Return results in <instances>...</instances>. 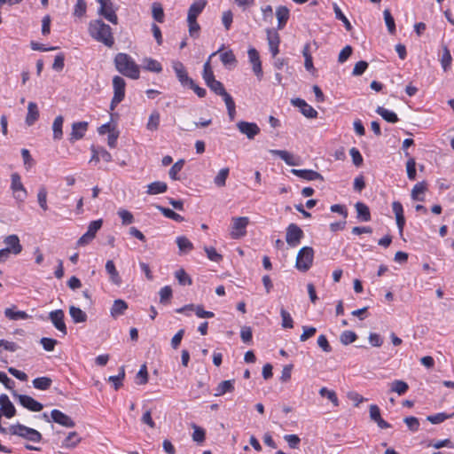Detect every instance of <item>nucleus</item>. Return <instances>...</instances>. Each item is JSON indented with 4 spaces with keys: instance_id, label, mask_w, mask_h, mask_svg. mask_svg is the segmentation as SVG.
Instances as JSON below:
<instances>
[{
    "instance_id": "1",
    "label": "nucleus",
    "mask_w": 454,
    "mask_h": 454,
    "mask_svg": "<svg viewBox=\"0 0 454 454\" xmlns=\"http://www.w3.org/2000/svg\"><path fill=\"white\" fill-rule=\"evenodd\" d=\"M90 35L97 42L102 43L111 48L114 44L112 28L101 20H90L88 27Z\"/></svg>"
},
{
    "instance_id": "2",
    "label": "nucleus",
    "mask_w": 454,
    "mask_h": 454,
    "mask_svg": "<svg viewBox=\"0 0 454 454\" xmlns=\"http://www.w3.org/2000/svg\"><path fill=\"white\" fill-rule=\"evenodd\" d=\"M114 66L117 71L124 76L134 80L139 78V67L129 54L122 52L117 53L114 57Z\"/></svg>"
},
{
    "instance_id": "3",
    "label": "nucleus",
    "mask_w": 454,
    "mask_h": 454,
    "mask_svg": "<svg viewBox=\"0 0 454 454\" xmlns=\"http://www.w3.org/2000/svg\"><path fill=\"white\" fill-rule=\"evenodd\" d=\"M9 433L33 442H39L42 440V434L37 430L17 423L9 427Z\"/></svg>"
},
{
    "instance_id": "4",
    "label": "nucleus",
    "mask_w": 454,
    "mask_h": 454,
    "mask_svg": "<svg viewBox=\"0 0 454 454\" xmlns=\"http://www.w3.org/2000/svg\"><path fill=\"white\" fill-rule=\"evenodd\" d=\"M314 250L311 247H301L296 256L295 267L301 272L308 271L312 266Z\"/></svg>"
},
{
    "instance_id": "5",
    "label": "nucleus",
    "mask_w": 454,
    "mask_h": 454,
    "mask_svg": "<svg viewBox=\"0 0 454 454\" xmlns=\"http://www.w3.org/2000/svg\"><path fill=\"white\" fill-rule=\"evenodd\" d=\"M126 82L121 76L115 75L113 78L114 97L111 101L110 109L114 110L125 97Z\"/></svg>"
},
{
    "instance_id": "6",
    "label": "nucleus",
    "mask_w": 454,
    "mask_h": 454,
    "mask_svg": "<svg viewBox=\"0 0 454 454\" xmlns=\"http://www.w3.org/2000/svg\"><path fill=\"white\" fill-rule=\"evenodd\" d=\"M98 2L100 4L98 13L109 22L116 25L118 23V17L114 9L113 2L111 0H98Z\"/></svg>"
},
{
    "instance_id": "7",
    "label": "nucleus",
    "mask_w": 454,
    "mask_h": 454,
    "mask_svg": "<svg viewBox=\"0 0 454 454\" xmlns=\"http://www.w3.org/2000/svg\"><path fill=\"white\" fill-rule=\"evenodd\" d=\"M302 230L295 223H290L286 228V241L290 247H296L303 238Z\"/></svg>"
},
{
    "instance_id": "8",
    "label": "nucleus",
    "mask_w": 454,
    "mask_h": 454,
    "mask_svg": "<svg viewBox=\"0 0 454 454\" xmlns=\"http://www.w3.org/2000/svg\"><path fill=\"white\" fill-rule=\"evenodd\" d=\"M12 395L18 399L20 405L31 411H40L43 408L41 403L29 395L18 394L16 391L12 392Z\"/></svg>"
},
{
    "instance_id": "9",
    "label": "nucleus",
    "mask_w": 454,
    "mask_h": 454,
    "mask_svg": "<svg viewBox=\"0 0 454 454\" xmlns=\"http://www.w3.org/2000/svg\"><path fill=\"white\" fill-rule=\"evenodd\" d=\"M11 188L14 193V198L20 202H23L27 198V191L21 183L20 176L18 173L12 174Z\"/></svg>"
},
{
    "instance_id": "10",
    "label": "nucleus",
    "mask_w": 454,
    "mask_h": 454,
    "mask_svg": "<svg viewBox=\"0 0 454 454\" xmlns=\"http://www.w3.org/2000/svg\"><path fill=\"white\" fill-rule=\"evenodd\" d=\"M65 314L62 309L52 310L49 313V319L63 335H67V329L64 321Z\"/></svg>"
},
{
    "instance_id": "11",
    "label": "nucleus",
    "mask_w": 454,
    "mask_h": 454,
    "mask_svg": "<svg viewBox=\"0 0 454 454\" xmlns=\"http://www.w3.org/2000/svg\"><path fill=\"white\" fill-rule=\"evenodd\" d=\"M291 104L298 107L300 112L307 118L313 119L317 117V112L309 106L304 99L300 98H292Z\"/></svg>"
},
{
    "instance_id": "12",
    "label": "nucleus",
    "mask_w": 454,
    "mask_h": 454,
    "mask_svg": "<svg viewBox=\"0 0 454 454\" xmlns=\"http://www.w3.org/2000/svg\"><path fill=\"white\" fill-rule=\"evenodd\" d=\"M232 221L231 237L233 239L243 237L246 234V228L249 223V219L247 217H235Z\"/></svg>"
},
{
    "instance_id": "13",
    "label": "nucleus",
    "mask_w": 454,
    "mask_h": 454,
    "mask_svg": "<svg viewBox=\"0 0 454 454\" xmlns=\"http://www.w3.org/2000/svg\"><path fill=\"white\" fill-rule=\"evenodd\" d=\"M237 128L240 133L247 136L248 139H254L260 133V128L254 122L240 121L237 123Z\"/></svg>"
},
{
    "instance_id": "14",
    "label": "nucleus",
    "mask_w": 454,
    "mask_h": 454,
    "mask_svg": "<svg viewBox=\"0 0 454 454\" xmlns=\"http://www.w3.org/2000/svg\"><path fill=\"white\" fill-rule=\"evenodd\" d=\"M172 67L176 73V75L179 81V82L183 86H188L192 82V79L189 77L187 71L184 66V64L178 60H175L172 62Z\"/></svg>"
},
{
    "instance_id": "15",
    "label": "nucleus",
    "mask_w": 454,
    "mask_h": 454,
    "mask_svg": "<svg viewBox=\"0 0 454 454\" xmlns=\"http://www.w3.org/2000/svg\"><path fill=\"white\" fill-rule=\"evenodd\" d=\"M51 418L53 422L67 428H72L75 426L74 421L68 415L57 409L51 411Z\"/></svg>"
},
{
    "instance_id": "16",
    "label": "nucleus",
    "mask_w": 454,
    "mask_h": 454,
    "mask_svg": "<svg viewBox=\"0 0 454 454\" xmlns=\"http://www.w3.org/2000/svg\"><path fill=\"white\" fill-rule=\"evenodd\" d=\"M266 33H267V41H268L270 51L272 54V57L275 58L279 52V50H278V45L280 43L279 35L276 30L271 29V28H267Z\"/></svg>"
},
{
    "instance_id": "17",
    "label": "nucleus",
    "mask_w": 454,
    "mask_h": 454,
    "mask_svg": "<svg viewBox=\"0 0 454 454\" xmlns=\"http://www.w3.org/2000/svg\"><path fill=\"white\" fill-rule=\"evenodd\" d=\"M369 413L370 419L374 421L380 428L387 429L391 427V425L381 418L380 410L378 405L371 404Z\"/></svg>"
},
{
    "instance_id": "18",
    "label": "nucleus",
    "mask_w": 454,
    "mask_h": 454,
    "mask_svg": "<svg viewBox=\"0 0 454 454\" xmlns=\"http://www.w3.org/2000/svg\"><path fill=\"white\" fill-rule=\"evenodd\" d=\"M0 412L8 419L12 418L16 414V409L9 397L5 394L0 395Z\"/></svg>"
},
{
    "instance_id": "19",
    "label": "nucleus",
    "mask_w": 454,
    "mask_h": 454,
    "mask_svg": "<svg viewBox=\"0 0 454 454\" xmlns=\"http://www.w3.org/2000/svg\"><path fill=\"white\" fill-rule=\"evenodd\" d=\"M4 243L6 249L13 254H19L22 251V246L19 237L16 234H12L4 238Z\"/></svg>"
},
{
    "instance_id": "20",
    "label": "nucleus",
    "mask_w": 454,
    "mask_h": 454,
    "mask_svg": "<svg viewBox=\"0 0 454 454\" xmlns=\"http://www.w3.org/2000/svg\"><path fill=\"white\" fill-rule=\"evenodd\" d=\"M291 173L296 176H299V177L308 180V181H314V180L324 181L323 176L320 173H318L315 170H312V169L293 168V169H291Z\"/></svg>"
},
{
    "instance_id": "21",
    "label": "nucleus",
    "mask_w": 454,
    "mask_h": 454,
    "mask_svg": "<svg viewBox=\"0 0 454 454\" xmlns=\"http://www.w3.org/2000/svg\"><path fill=\"white\" fill-rule=\"evenodd\" d=\"M88 125L87 121L74 122L72 125V132L70 134V141L74 142L82 138L88 129Z\"/></svg>"
},
{
    "instance_id": "22",
    "label": "nucleus",
    "mask_w": 454,
    "mask_h": 454,
    "mask_svg": "<svg viewBox=\"0 0 454 454\" xmlns=\"http://www.w3.org/2000/svg\"><path fill=\"white\" fill-rule=\"evenodd\" d=\"M392 209L395 215L396 224H397L399 232L403 233V227L405 224L403 206L399 201H394L392 203Z\"/></svg>"
},
{
    "instance_id": "23",
    "label": "nucleus",
    "mask_w": 454,
    "mask_h": 454,
    "mask_svg": "<svg viewBox=\"0 0 454 454\" xmlns=\"http://www.w3.org/2000/svg\"><path fill=\"white\" fill-rule=\"evenodd\" d=\"M128 303L121 299H117L114 301V303L110 309V315L114 318H117L120 316L124 315L125 311L128 309Z\"/></svg>"
},
{
    "instance_id": "24",
    "label": "nucleus",
    "mask_w": 454,
    "mask_h": 454,
    "mask_svg": "<svg viewBox=\"0 0 454 454\" xmlns=\"http://www.w3.org/2000/svg\"><path fill=\"white\" fill-rule=\"evenodd\" d=\"M207 4V0H195L188 10L187 19L197 20L198 16L206 7Z\"/></svg>"
},
{
    "instance_id": "25",
    "label": "nucleus",
    "mask_w": 454,
    "mask_h": 454,
    "mask_svg": "<svg viewBox=\"0 0 454 454\" xmlns=\"http://www.w3.org/2000/svg\"><path fill=\"white\" fill-rule=\"evenodd\" d=\"M356 210V217L361 222H369L371 220V212L367 205L363 202H356L355 204Z\"/></svg>"
},
{
    "instance_id": "26",
    "label": "nucleus",
    "mask_w": 454,
    "mask_h": 454,
    "mask_svg": "<svg viewBox=\"0 0 454 454\" xmlns=\"http://www.w3.org/2000/svg\"><path fill=\"white\" fill-rule=\"evenodd\" d=\"M207 86L216 95L221 96L223 99L231 98V96L226 91L223 84L216 79L207 83Z\"/></svg>"
},
{
    "instance_id": "27",
    "label": "nucleus",
    "mask_w": 454,
    "mask_h": 454,
    "mask_svg": "<svg viewBox=\"0 0 454 454\" xmlns=\"http://www.w3.org/2000/svg\"><path fill=\"white\" fill-rule=\"evenodd\" d=\"M270 153L272 155L278 156L281 160H283L289 166H296L298 162L295 160V157L291 153L285 150H270Z\"/></svg>"
},
{
    "instance_id": "28",
    "label": "nucleus",
    "mask_w": 454,
    "mask_h": 454,
    "mask_svg": "<svg viewBox=\"0 0 454 454\" xmlns=\"http://www.w3.org/2000/svg\"><path fill=\"white\" fill-rule=\"evenodd\" d=\"M289 9L286 6H279L276 10V16L278 19V28L283 29L289 19Z\"/></svg>"
},
{
    "instance_id": "29",
    "label": "nucleus",
    "mask_w": 454,
    "mask_h": 454,
    "mask_svg": "<svg viewBox=\"0 0 454 454\" xmlns=\"http://www.w3.org/2000/svg\"><path fill=\"white\" fill-rule=\"evenodd\" d=\"M69 314L75 324L84 323L88 318L87 314L83 310L74 305L69 307Z\"/></svg>"
},
{
    "instance_id": "30",
    "label": "nucleus",
    "mask_w": 454,
    "mask_h": 454,
    "mask_svg": "<svg viewBox=\"0 0 454 454\" xmlns=\"http://www.w3.org/2000/svg\"><path fill=\"white\" fill-rule=\"evenodd\" d=\"M106 270L110 276V280L114 285L120 286L121 284V278L117 271L115 265L112 260H108L106 263Z\"/></svg>"
},
{
    "instance_id": "31",
    "label": "nucleus",
    "mask_w": 454,
    "mask_h": 454,
    "mask_svg": "<svg viewBox=\"0 0 454 454\" xmlns=\"http://www.w3.org/2000/svg\"><path fill=\"white\" fill-rule=\"evenodd\" d=\"M39 118V111L37 105L34 102H29L27 106V114L26 117V123L28 126L33 125Z\"/></svg>"
},
{
    "instance_id": "32",
    "label": "nucleus",
    "mask_w": 454,
    "mask_h": 454,
    "mask_svg": "<svg viewBox=\"0 0 454 454\" xmlns=\"http://www.w3.org/2000/svg\"><path fill=\"white\" fill-rule=\"evenodd\" d=\"M168 185L164 182L155 181L147 185L146 192L151 195L163 193L167 191Z\"/></svg>"
},
{
    "instance_id": "33",
    "label": "nucleus",
    "mask_w": 454,
    "mask_h": 454,
    "mask_svg": "<svg viewBox=\"0 0 454 454\" xmlns=\"http://www.w3.org/2000/svg\"><path fill=\"white\" fill-rule=\"evenodd\" d=\"M234 390V380H223L219 383L215 389V396H221L224 395L227 392H232Z\"/></svg>"
},
{
    "instance_id": "34",
    "label": "nucleus",
    "mask_w": 454,
    "mask_h": 454,
    "mask_svg": "<svg viewBox=\"0 0 454 454\" xmlns=\"http://www.w3.org/2000/svg\"><path fill=\"white\" fill-rule=\"evenodd\" d=\"M409 389V385L401 380H395L390 383V392L396 393L399 395H404Z\"/></svg>"
},
{
    "instance_id": "35",
    "label": "nucleus",
    "mask_w": 454,
    "mask_h": 454,
    "mask_svg": "<svg viewBox=\"0 0 454 454\" xmlns=\"http://www.w3.org/2000/svg\"><path fill=\"white\" fill-rule=\"evenodd\" d=\"M376 113L380 114L386 121L390 123H395L399 121L398 116L395 113L389 111L382 106H378Z\"/></svg>"
},
{
    "instance_id": "36",
    "label": "nucleus",
    "mask_w": 454,
    "mask_h": 454,
    "mask_svg": "<svg viewBox=\"0 0 454 454\" xmlns=\"http://www.w3.org/2000/svg\"><path fill=\"white\" fill-rule=\"evenodd\" d=\"M64 118L61 115H59L55 118L52 124L53 130V138L55 140H59L63 137L62 126H63Z\"/></svg>"
},
{
    "instance_id": "37",
    "label": "nucleus",
    "mask_w": 454,
    "mask_h": 454,
    "mask_svg": "<svg viewBox=\"0 0 454 454\" xmlns=\"http://www.w3.org/2000/svg\"><path fill=\"white\" fill-rule=\"evenodd\" d=\"M33 387L39 390H47L51 387L52 380L49 377H38L33 380Z\"/></svg>"
},
{
    "instance_id": "38",
    "label": "nucleus",
    "mask_w": 454,
    "mask_h": 454,
    "mask_svg": "<svg viewBox=\"0 0 454 454\" xmlns=\"http://www.w3.org/2000/svg\"><path fill=\"white\" fill-rule=\"evenodd\" d=\"M442 69L446 72L450 68L452 57L446 45L442 46V55L440 59Z\"/></svg>"
},
{
    "instance_id": "39",
    "label": "nucleus",
    "mask_w": 454,
    "mask_h": 454,
    "mask_svg": "<svg viewBox=\"0 0 454 454\" xmlns=\"http://www.w3.org/2000/svg\"><path fill=\"white\" fill-rule=\"evenodd\" d=\"M176 242L180 253H187L193 249L192 243L184 236L177 237Z\"/></svg>"
},
{
    "instance_id": "40",
    "label": "nucleus",
    "mask_w": 454,
    "mask_h": 454,
    "mask_svg": "<svg viewBox=\"0 0 454 454\" xmlns=\"http://www.w3.org/2000/svg\"><path fill=\"white\" fill-rule=\"evenodd\" d=\"M427 191V184L425 182L417 183L411 190V198L414 200L424 201V197H419Z\"/></svg>"
},
{
    "instance_id": "41",
    "label": "nucleus",
    "mask_w": 454,
    "mask_h": 454,
    "mask_svg": "<svg viewBox=\"0 0 454 454\" xmlns=\"http://www.w3.org/2000/svg\"><path fill=\"white\" fill-rule=\"evenodd\" d=\"M333 12H334V14H335V18L340 21H342L345 28L347 31H351L352 30V25L351 23L349 22V20L347 19V17L343 14V12H341L340 8L338 6L337 4H333Z\"/></svg>"
},
{
    "instance_id": "42",
    "label": "nucleus",
    "mask_w": 454,
    "mask_h": 454,
    "mask_svg": "<svg viewBox=\"0 0 454 454\" xmlns=\"http://www.w3.org/2000/svg\"><path fill=\"white\" fill-rule=\"evenodd\" d=\"M157 208L167 218H169V219L174 220L176 222H183L184 220V218L182 215H180L179 214L176 213L175 211H173L170 208L164 207L162 206H157Z\"/></svg>"
},
{
    "instance_id": "43",
    "label": "nucleus",
    "mask_w": 454,
    "mask_h": 454,
    "mask_svg": "<svg viewBox=\"0 0 454 454\" xmlns=\"http://www.w3.org/2000/svg\"><path fill=\"white\" fill-rule=\"evenodd\" d=\"M144 68L145 70L155 73H160L162 70L160 63L151 58H146L144 59Z\"/></svg>"
},
{
    "instance_id": "44",
    "label": "nucleus",
    "mask_w": 454,
    "mask_h": 454,
    "mask_svg": "<svg viewBox=\"0 0 454 454\" xmlns=\"http://www.w3.org/2000/svg\"><path fill=\"white\" fill-rule=\"evenodd\" d=\"M152 15L153 18L160 23H162L164 21V10L162 8L161 4L160 3H153L152 5Z\"/></svg>"
},
{
    "instance_id": "45",
    "label": "nucleus",
    "mask_w": 454,
    "mask_h": 454,
    "mask_svg": "<svg viewBox=\"0 0 454 454\" xmlns=\"http://www.w3.org/2000/svg\"><path fill=\"white\" fill-rule=\"evenodd\" d=\"M230 169L229 168H223L220 169L216 176L214 178V183L217 187H223L226 184V179L228 178Z\"/></svg>"
},
{
    "instance_id": "46",
    "label": "nucleus",
    "mask_w": 454,
    "mask_h": 454,
    "mask_svg": "<svg viewBox=\"0 0 454 454\" xmlns=\"http://www.w3.org/2000/svg\"><path fill=\"white\" fill-rule=\"evenodd\" d=\"M80 441L81 438L76 432H70L63 441L62 446L67 448H74L80 442Z\"/></svg>"
},
{
    "instance_id": "47",
    "label": "nucleus",
    "mask_w": 454,
    "mask_h": 454,
    "mask_svg": "<svg viewBox=\"0 0 454 454\" xmlns=\"http://www.w3.org/2000/svg\"><path fill=\"white\" fill-rule=\"evenodd\" d=\"M175 277L177 279L179 285L181 286H191L192 284V280L191 277L186 273L184 269H179L175 272Z\"/></svg>"
},
{
    "instance_id": "48",
    "label": "nucleus",
    "mask_w": 454,
    "mask_h": 454,
    "mask_svg": "<svg viewBox=\"0 0 454 454\" xmlns=\"http://www.w3.org/2000/svg\"><path fill=\"white\" fill-rule=\"evenodd\" d=\"M4 315L11 320L27 319L29 317V316L25 311H14L11 308L5 309Z\"/></svg>"
},
{
    "instance_id": "49",
    "label": "nucleus",
    "mask_w": 454,
    "mask_h": 454,
    "mask_svg": "<svg viewBox=\"0 0 454 454\" xmlns=\"http://www.w3.org/2000/svg\"><path fill=\"white\" fill-rule=\"evenodd\" d=\"M319 395L329 399L335 407L339 406V399L333 390H329L324 387L320 388Z\"/></svg>"
},
{
    "instance_id": "50",
    "label": "nucleus",
    "mask_w": 454,
    "mask_h": 454,
    "mask_svg": "<svg viewBox=\"0 0 454 454\" xmlns=\"http://www.w3.org/2000/svg\"><path fill=\"white\" fill-rule=\"evenodd\" d=\"M454 413L447 414L444 412L436 413L434 415L427 416V419L432 424H440L448 419L453 418Z\"/></svg>"
},
{
    "instance_id": "51",
    "label": "nucleus",
    "mask_w": 454,
    "mask_h": 454,
    "mask_svg": "<svg viewBox=\"0 0 454 454\" xmlns=\"http://www.w3.org/2000/svg\"><path fill=\"white\" fill-rule=\"evenodd\" d=\"M383 15H384V20H385V23H386V26L387 27V30L388 32L391 34V35H394L395 33V20L390 12L389 10L386 9L384 12H383Z\"/></svg>"
},
{
    "instance_id": "52",
    "label": "nucleus",
    "mask_w": 454,
    "mask_h": 454,
    "mask_svg": "<svg viewBox=\"0 0 454 454\" xmlns=\"http://www.w3.org/2000/svg\"><path fill=\"white\" fill-rule=\"evenodd\" d=\"M220 59L224 66H235L237 64L236 57L231 50L221 53Z\"/></svg>"
},
{
    "instance_id": "53",
    "label": "nucleus",
    "mask_w": 454,
    "mask_h": 454,
    "mask_svg": "<svg viewBox=\"0 0 454 454\" xmlns=\"http://www.w3.org/2000/svg\"><path fill=\"white\" fill-rule=\"evenodd\" d=\"M192 427L193 429L192 440L198 443L203 442L206 437L205 430L195 424H192Z\"/></svg>"
},
{
    "instance_id": "54",
    "label": "nucleus",
    "mask_w": 454,
    "mask_h": 454,
    "mask_svg": "<svg viewBox=\"0 0 454 454\" xmlns=\"http://www.w3.org/2000/svg\"><path fill=\"white\" fill-rule=\"evenodd\" d=\"M37 200H38L40 207L43 211L48 210V206H47V190H46V188L44 186H41L39 188V191H38V193H37Z\"/></svg>"
},
{
    "instance_id": "55",
    "label": "nucleus",
    "mask_w": 454,
    "mask_h": 454,
    "mask_svg": "<svg viewBox=\"0 0 454 454\" xmlns=\"http://www.w3.org/2000/svg\"><path fill=\"white\" fill-rule=\"evenodd\" d=\"M202 77H203L206 84L209 83V82H211V81L215 79L214 72H213L212 67L210 66L209 59L207 61H206L204 66H203Z\"/></svg>"
},
{
    "instance_id": "56",
    "label": "nucleus",
    "mask_w": 454,
    "mask_h": 454,
    "mask_svg": "<svg viewBox=\"0 0 454 454\" xmlns=\"http://www.w3.org/2000/svg\"><path fill=\"white\" fill-rule=\"evenodd\" d=\"M184 160H179L174 165L170 168L168 175L171 179L173 180H178L179 177L177 176V174L182 170L184 165Z\"/></svg>"
},
{
    "instance_id": "57",
    "label": "nucleus",
    "mask_w": 454,
    "mask_h": 454,
    "mask_svg": "<svg viewBox=\"0 0 454 454\" xmlns=\"http://www.w3.org/2000/svg\"><path fill=\"white\" fill-rule=\"evenodd\" d=\"M280 316L282 317V327L291 329L294 327V321L289 314L285 309H280Z\"/></svg>"
},
{
    "instance_id": "58",
    "label": "nucleus",
    "mask_w": 454,
    "mask_h": 454,
    "mask_svg": "<svg viewBox=\"0 0 454 454\" xmlns=\"http://www.w3.org/2000/svg\"><path fill=\"white\" fill-rule=\"evenodd\" d=\"M340 342L343 344V345H348L352 342H354L356 339H357V335L356 334L355 332H352V331H344L341 334H340Z\"/></svg>"
},
{
    "instance_id": "59",
    "label": "nucleus",
    "mask_w": 454,
    "mask_h": 454,
    "mask_svg": "<svg viewBox=\"0 0 454 454\" xmlns=\"http://www.w3.org/2000/svg\"><path fill=\"white\" fill-rule=\"evenodd\" d=\"M118 215L121 217V223L123 225H128L134 222L133 215L126 209H122V208L119 209Z\"/></svg>"
},
{
    "instance_id": "60",
    "label": "nucleus",
    "mask_w": 454,
    "mask_h": 454,
    "mask_svg": "<svg viewBox=\"0 0 454 454\" xmlns=\"http://www.w3.org/2000/svg\"><path fill=\"white\" fill-rule=\"evenodd\" d=\"M160 124V114L158 112H153L149 117L147 122V129L149 130H156Z\"/></svg>"
},
{
    "instance_id": "61",
    "label": "nucleus",
    "mask_w": 454,
    "mask_h": 454,
    "mask_svg": "<svg viewBox=\"0 0 454 454\" xmlns=\"http://www.w3.org/2000/svg\"><path fill=\"white\" fill-rule=\"evenodd\" d=\"M204 250H205V252L207 254V258L210 261L215 262H219L220 261H222V259H223L222 254H218L216 252V250L215 249V247H205Z\"/></svg>"
},
{
    "instance_id": "62",
    "label": "nucleus",
    "mask_w": 454,
    "mask_h": 454,
    "mask_svg": "<svg viewBox=\"0 0 454 454\" xmlns=\"http://www.w3.org/2000/svg\"><path fill=\"white\" fill-rule=\"evenodd\" d=\"M407 176L410 180L416 178V162L414 158H410L406 162Z\"/></svg>"
},
{
    "instance_id": "63",
    "label": "nucleus",
    "mask_w": 454,
    "mask_h": 454,
    "mask_svg": "<svg viewBox=\"0 0 454 454\" xmlns=\"http://www.w3.org/2000/svg\"><path fill=\"white\" fill-rule=\"evenodd\" d=\"M189 34L192 37H198L200 27L197 22V20L187 19Z\"/></svg>"
},
{
    "instance_id": "64",
    "label": "nucleus",
    "mask_w": 454,
    "mask_h": 454,
    "mask_svg": "<svg viewBox=\"0 0 454 454\" xmlns=\"http://www.w3.org/2000/svg\"><path fill=\"white\" fill-rule=\"evenodd\" d=\"M160 302L167 303L172 297V289L170 286H166L160 290Z\"/></svg>"
}]
</instances>
